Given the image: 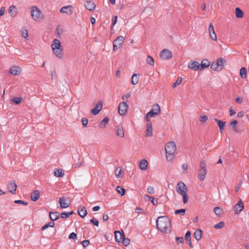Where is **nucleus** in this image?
I'll list each match as a JSON object with an SVG mask.
<instances>
[{
	"mask_svg": "<svg viewBox=\"0 0 249 249\" xmlns=\"http://www.w3.org/2000/svg\"><path fill=\"white\" fill-rule=\"evenodd\" d=\"M157 228L161 232L166 233L169 231L171 227V222L169 218L165 216L159 217L156 220Z\"/></svg>",
	"mask_w": 249,
	"mask_h": 249,
	"instance_id": "f257e3e1",
	"label": "nucleus"
},
{
	"mask_svg": "<svg viewBox=\"0 0 249 249\" xmlns=\"http://www.w3.org/2000/svg\"><path fill=\"white\" fill-rule=\"evenodd\" d=\"M166 158L169 161L172 160L174 158V154L177 150L176 144L174 142H167L165 146Z\"/></svg>",
	"mask_w": 249,
	"mask_h": 249,
	"instance_id": "f03ea898",
	"label": "nucleus"
},
{
	"mask_svg": "<svg viewBox=\"0 0 249 249\" xmlns=\"http://www.w3.org/2000/svg\"><path fill=\"white\" fill-rule=\"evenodd\" d=\"M52 48L54 54L59 58L63 56L62 48L61 42L57 39L55 38L52 44Z\"/></svg>",
	"mask_w": 249,
	"mask_h": 249,
	"instance_id": "7ed1b4c3",
	"label": "nucleus"
},
{
	"mask_svg": "<svg viewBox=\"0 0 249 249\" xmlns=\"http://www.w3.org/2000/svg\"><path fill=\"white\" fill-rule=\"evenodd\" d=\"M176 191L178 193L182 196L183 203L186 204L188 201V197L186 193L187 188L186 185L183 182H178L177 186Z\"/></svg>",
	"mask_w": 249,
	"mask_h": 249,
	"instance_id": "20e7f679",
	"label": "nucleus"
},
{
	"mask_svg": "<svg viewBox=\"0 0 249 249\" xmlns=\"http://www.w3.org/2000/svg\"><path fill=\"white\" fill-rule=\"evenodd\" d=\"M31 14L33 19L36 21L42 19L44 17V15L41 11L36 6L31 8Z\"/></svg>",
	"mask_w": 249,
	"mask_h": 249,
	"instance_id": "39448f33",
	"label": "nucleus"
},
{
	"mask_svg": "<svg viewBox=\"0 0 249 249\" xmlns=\"http://www.w3.org/2000/svg\"><path fill=\"white\" fill-rule=\"evenodd\" d=\"M226 63L225 60L223 58L218 59L216 63H213L211 66V69L215 71H221L224 68V64Z\"/></svg>",
	"mask_w": 249,
	"mask_h": 249,
	"instance_id": "423d86ee",
	"label": "nucleus"
},
{
	"mask_svg": "<svg viewBox=\"0 0 249 249\" xmlns=\"http://www.w3.org/2000/svg\"><path fill=\"white\" fill-rule=\"evenodd\" d=\"M160 112V106L157 104L154 105L152 107V109L146 114V120L149 119V117H153L156 115H158Z\"/></svg>",
	"mask_w": 249,
	"mask_h": 249,
	"instance_id": "0eeeda50",
	"label": "nucleus"
},
{
	"mask_svg": "<svg viewBox=\"0 0 249 249\" xmlns=\"http://www.w3.org/2000/svg\"><path fill=\"white\" fill-rule=\"evenodd\" d=\"M124 37L123 36H118L113 41V51H116L120 48L124 42Z\"/></svg>",
	"mask_w": 249,
	"mask_h": 249,
	"instance_id": "6e6552de",
	"label": "nucleus"
},
{
	"mask_svg": "<svg viewBox=\"0 0 249 249\" xmlns=\"http://www.w3.org/2000/svg\"><path fill=\"white\" fill-rule=\"evenodd\" d=\"M128 106L125 102H120L118 107V113L121 115H124L127 111Z\"/></svg>",
	"mask_w": 249,
	"mask_h": 249,
	"instance_id": "1a4fd4ad",
	"label": "nucleus"
},
{
	"mask_svg": "<svg viewBox=\"0 0 249 249\" xmlns=\"http://www.w3.org/2000/svg\"><path fill=\"white\" fill-rule=\"evenodd\" d=\"M160 57L164 60H167L172 57L171 52L167 49H163L160 53Z\"/></svg>",
	"mask_w": 249,
	"mask_h": 249,
	"instance_id": "9d476101",
	"label": "nucleus"
},
{
	"mask_svg": "<svg viewBox=\"0 0 249 249\" xmlns=\"http://www.w3.org/2000/svg\"><path fill=\"white\" fill-rule=\"evenodd\" d=\"M73 7L72 5H67L62 7L60 10L61 13H66L68 15H71L72 13Z\"/></svg>",
	"mask_w": 249,
	"mask_h": 249,
	"instance_id": "9b49d317",
	"label": "nucleus"
},
{
	"mask_svg": "<svg viewBox=\"0 0 249 249\" xmlns=\"http://www.w3.org/2000/svg\"><path fill=\"white\" fill-rule=\"evenodd\" d=\"M147 124L145 130V134L147 137H151L152 135V123L149 119L146 120Z\"/></svg>",
	"mask_w": 249,
	"mask_h": 249,
	"instance_id": "f8f14e48",
	"label": "nucleus"
},
{
	"mask_svg": "<svg viewBox=\"0 0 249 249\" xmlns=\"http://www.w3.org/2000/svg\"><path fill=\"white\" fill-rule=\"evenodd\" d=\"M103 107V103L101 101H99L96 105L95 107L91 110V113L94 115H97L100 111L102 110Z\"/></svg>",
	"mask_w": 249,
	"mask_h": 249,
	"instance_id": "ddd939ff",
	"label": "nucleus"
},
{
	"mask_svg": "<svg viewBox=\"0 0 249 249\" xmlns=\"http://www.w3.org/2000/svg\"><path fill=\"white\" fill-rule=\"evenodd\" d=\"M244 208V203L241 199H240L238 203L235 205V213L237 214L240 213Z\"/></svg>",
	"mask_w": 249,
	"mask_h": 249,
	"instance_id": "4468645a",
	"label": "nucleus"
},
{
	"mask_svg": "<svg viewBox=\"0 0 249 249\" xmlns=\"http://www.w3.org/2000/svg\"><path fill=\"white\" fill-rule=\"evenodd\" d=\"M209 32L210 37L213 40L216 41L217 40V36L215 33L214 28L212 24L210 23L209 27Z\"/></svg>",
	"mask_w": 249,
	"mask_h": 249,
	"instance_id": "2eb2a0df",
	"label": "nucleus"
},
{
	"mask_svg": "<svg viewBox=\"0 0 249 249\" xmlns=\"http://www.w3.org/2000/svg\"><path fill=\"white\" fill-rule=\"evenodd\" d=\"M207 174L206 169H199L198 171L197 177L200 181H203Z\"/></svg>",
	"mask_w": 249,
	"mask_h": 249,
	"instance_id": "dca6fc26",
	"label": "nucleus"
},
{
	"mask_svg": "<svg viewBox=\"0 0 249 249\" xmlns=\"http://www.w3.org/2000/svg\"><path fill=\"white\" fill-rule=\"evenodd\" d=\"M59 203L62 208H66L70 206V203L65 197H60Z\"/></svg>",
	"mask_w": 249,
	"mask_h": 249,
	"instance_id": "f3484780",
	"label": "nucleus"
},
{
	"mask_svg": "<svg viewBox=\"0 0 249 249\" xmlns=\"http://www.w3.org/2000/svg\"><path fill=\"white\" fill-rule=\"evenodd\" d=\"M188 67L189 68L195 71L200 69V65L197 61H194L192 63H189L188 64Z\"/></svg>",
	"mask_w": 249,
	"mask_h": 249,
	"instance_id": "a211bd4d",
	"label": "nucleus"
},
{
	"mask_svg": "<svg viewBox=\"0 0 249 249\" xmlns=\"http://www.w3.org/2000/svg\"><path fill=\"white\" fill-rule=\"evenodd\" d=\"M85 6L88 10L93 11L95 9V4L91 1H88L85 2Z\"/></svg>",
	"mask_w": 249,
	"mask_h": 249,
	"instance_id": "6ab92c4d",
	"label": "nucleus"
},
{
	"mask_svg": "<svg viewBox=\"0 0 249 249\" xmlns=\"http://www.w3.org/2000/svg\"><path fill=\"white\" fill-rule=\"evenodd\" d=\"M17 189V185L16 183L14 181L11 182L8 185V189L9 192L13 194H15V192Z\"/></svg>",
	"mask_w": 249,
	"mask_h": 249,
	"instance_id": "aec40b11",
	"label": "nucleus"
},
{
	"mask_svg": "<svg viewBox=\"0 0 249 249\" xmlns=\"http://www.w3.org/2000/svg\"><path fill=\"white\" fill-rule=\"evenodd\" d=\"M124 236V235L123 232L121 233L120 231H115V238L116 242H120Z\"/></svg>",
	"mask_w": 249,
	"mask_h": 249,
	"instance_id": "412c9836",
	"label": "nucleus"
},
{
	"mask_svg": "<svg viewBox=\"0 0 249 249\" xmlns=\"http://www.w3.org/2000/svg\"><path fill=\"white\" fill-rule=\"evenodd\" d=\"M39 196H40L39 191L38 190H36L31 194V200L34 201H36L39 198Z\"/></svg>",
	"mask_w": 249,
	"mask_h": 249,
	"instance_id": "4be33fe9",
	"label": "nucleus"
},
{
	"mask_svg": "<svg viewBox=\"0 0 249 249\" xmlns=\"http://www.w3.org/2000/svg\"><path fill=\"white\" fill-rule=\"evenodd\" d=\"M78 213L80 216L81 217H84L87 214V211L86 208L82 206L78 208Z\"/></svg>",
	"mask_w": 249,
	"mask_h": 249,
	"instance_id": "5701e85b",
	"label": "nucleus"
},
{
	"mask_svg": "<svg viewBox=\"0 0 249 249\" xmlns=\"http://www.w3.org/2000/svg\"><path fill=\"white\" fill-rule=\"evenodd\" d=\"M49 214L50 218L52 221L56 220L59 218L60 215L59 213L57 212H50Z\"/></svg>",
	"mask_w": 249,
	"mask_h": 249,
	"instance_id": "b1692460",
	"label": "nucleus"
},
{
	"mask_svg": "<svg viewBox=\"0 0 249 249\" xmlns=\"http://www.w3.org/2000/svg\"><path fill=\"white\" fill-rule=\"evenodd\" d=\"M10 73L14 75H18L20 73L19 67L13 66L10 69Z\"/></svg>",
	"mask_w": 249,
	"mask_h": 249,
	"instance_id": "393cba45",
	"label": "nucleus"
},
{
	"mask_svg": "<svg viewBox=\"0 0 249 249\" xmlns=\"http://www.w3.org/2000/svg\"><path fill=\"white\" fill-rule=\"evenodd\" d=\"M147 161L145 160H142L139 164V167L141 170H146L147 169Z\"/></svg>",
	"mask_w": 249,
	"mask_h": 249,
	"instance_id": "a878e982",
	"label": "nucleus"
},
{
	"mask_svg": "<svg viewBox=\"0 0 249 249\" xmlns=\"http://www.w3.org/2000/svg\"><path fill=\"white\" fill-rule=\"evenodd\" d=\"M210 62L208 60H203L201 62V64L200 65V70H202L208 67L210 65Z\"/></svg>",
	"mask_w": 249,
	"mask_h": 249,
	"instance_id": "bb28decb",
	"label": "nucleus"
},
{
	"mask_svg": "<svg viewBox=\"0 0 249 249\" xmlns=\"http://www.w3.org/2000/svg\"><path fill=\"white\" fill-rule=\"evenodd\" d=\"M116 135L121 138L124 137V131L122 127H117L116 129Z\"/></svg>",
	"mask_w": 249,
	"mask_h": 249,
	"instance_id": "cd10ccee",
	"label": "nucleus"
},
{
	"mask_svg": "<svg viewBox=\"0 0 249 249\" xmlns=\"http://www.w3.org/2000/svg\"><path fill=\"white\" fill-rule=\"evenodd\" d=\"M214 121L216 122H217V124L219 127L220 132H222L224 129V127L225 123L224 122H223V121H222L220 120H218L217 118H215Z\"/></svg>",
	"mask_w": 249,
	"mask_h": 249,
	"instance_id": "c85d7f7f",
	"label": "nucleus"
},
{
	"mask_svg": "<svg viewBox=\"0 0 249 249\" xmlns=\"http://www.w3.org/2000/svg\"><path fill=\"white\" fill-rule=\"evenodd\" d=\"M202 231L200 229L197 230L194 232V237L195 239L198 241L201 238Z\"/></svg>",
	"mask_w": 249,
	"mask_h": 249,
	"instance_id": "c756f323",
	"label": "nucleus"
},
{
	"mask_svg": "<svg viewBox=\"0 0 249 249\" xmlns=\"http://www.w3.org/2000/svg\"><path fill=\"white\" fill-rule=\"evenodd\" d=\"M16 7L14 5H11L9 9V13L11 16L15 17L17 14Z\"/></svg>",
	"mask_w": 249,
	"mask_h": 249,
	"instance_id": "7c9ffc66",
	"label": "nucleus"
},
{
	"mask_svg": "<svg viewBox=\"0 0 249 249\" xmlns=\"http://www.w3.org/2000/svg\"><path fill=\"white\" fill-rule=\"evenodd\" d=\"M235 15L237 18H242L243 17L244 13L243 11L238 7L235 8Z\"/></svg>",
	"mask_w": 249,
	"mask_h": 249,
	"instance_id": "2f4dec72",
	"label": "nucleus"
},
{
	"mask_svg": "<svg viewBox=\"0 0 249 249\" xmlns=\"http://www.w3.org/2000/svg\"><path fill=\"white\" fill-rule=\"evenodd\" d=\"M247 69L243 67L240 69V75L242 78L244 79L247 77Z\"/></svg>",
	"mask_w": 249,
	"mask_h": 249,
	"instance_id": "473e14b6",
	"label": "nucleus"
},
{
	"mask_svg": "<svg viewBox=\"0 0 249 249\" xmlns=\"http://www.w3.org/2000/svg\"><path fill=\"white\" fill-rule=\"evenodd\" d=\"M54 175L55 177H62L64 175V173L61 169H58L54 171Z\"/></svg>",
	"mask_w": 249,
	"mask_h": 249,
	"instance_id": "72a5a7b5",
	"label": "nucleus"
},
{
	"mask_svg": "<svg viewBox=\"0 0 249 249\" xmlns=\"http://www.w3.org/2000/svg\"><path fill=\"white\" fill-rule=\"evenodd\" d=\"M139 81L138 75L137 74H134L131 77V83L133 85H136Z\"/></svg>",
	"mask_w": 249,
	"mask_h": 249,
	"instance_id": "f704fd0d",
	"label": "nucleus"
},
{
	"mask_svg": "<svg viewBox=\"0 0 249 249\" xmlns=\"http://www.w3.org/2000/svg\"><path fill=\"white\" fill-rule=\"evenodd\" d=\"M115 175L118 178H121L122 177L123 172L120 167H118L116 168L115 171Z\"/></svg>",
	"mask_w": 249,
	"mask_h": 249,
	"instance_id": "c9c22d12",
	"label": "nucleus"
},
{
	"mask_svg": "<svg viewBox=\"0 0 249 249\" xmlns=\"http://www.w3.org/2000/svg\"><path fill=\"white\" fill-rule=\"evenodd\" d=\"M116 191L118 194H120L121 196H123L125 194V190L124 188L118 186L116 188Z\"/></svg>",
	"mask_w": 249,
	"mask_h": 249,
	"instance_id": "e433bc0d",
	"label": "nucleus"
},
{
	"mask_svg": "<svg viewBox=\"0 0 249 249\" xmlns=\"http://www.w3.org/2000/svg\"><path fill=\"white\" fill-rule=\"evenodd\" d=\"M214 212L216 215L220 216L222 213V209L219 207H216L213 209Z\"/></svg>",
	"mask_w": 249,
	"mask_h": 249,
	"instance_id": "4c0bfd02",
	"label": "nucleus"
},
{
	"mask_svg": "<svg viewBox=\"0 0 249 249\" xmlns=\"http://www.w3.org/2000/svg\"><path fill=\"white\" fill-rule=\"evenodd\" d=\"M73 213V211H71V212H70L69 213L64 212V213H61L60 214V216H61V217L63 219L67 218L69 217L70 215L72 214Z\"/></svg>",
	"mask_w": 249,
	"mask_h": 249,
	"instance_id": "58836bf2",
	"label": "nucleus"
},
{
	"mask_svg": "<svg viewBox=\"0 0 249 249\" xmlns=\"http://www.w3.org/2000/svg\"><path fill=\"white\" fill-rule=\"evenodd\" d=\"M147 63L151 66H153L154 64V60L153 57L150 55H148L146 59Z\"/></svg>",
	"mask_w": 249,
	"mask_h": 249,
	"instance_id": "ea45409f",
	"label": "nucleus"
},
{
	"mask_svg": "<svg viewBox=\"0 0 249 249\" xmlns=\"http://www.w3.org/2000/svg\"><path fill=\"white\" fill-rule=\"evenodd\" d=\"M225 225V223L224 222L221 221L220 222L216 224H215L213 226L214 228L217 229H220L224 227Z\"/></svg>",
	"mask_w": 249,
	"mask_h": 249,
	"instance_id": "a19ab883",
	"label": "nucleus"
},
{
	"mask_svg": "<svg viewBox=\"0 0 249 249\" xmlns=\"http://www.w3.org/2000/svg\"><path fill=\"white\" fill-rule=\"evenodd\" d=\"M54 225H55V223L53 222H49L48 224H46V225H45L44 226H43L41 228V230H45V229H46L47 228H48L49 227H53Z\"/></svg>",
	"mask_w": 249,
	"mask_h": 249,
	"instance_id": "79ce46f5",
	"label": "nucleus"
},
{
	"mask_svg": "<svg viewBox=\"0 0 249 249\" xmlns=\"http://www.w3.org/2000/svg\"><path fill=\"white\" fill-rule=\"evenodd\" d=\"M182 81V79L181 77H179L178 78L176 82L172 84V87L173 88H176L177 86L180 85Z\"/></svg>",
	"mask_w": 249,
	"mask_h": 249,
	"instance_id": "37998d69",
	"label": "nucleus"
},
{
	"mask_svg": "<svg viewBox=\"0 0 249 249\" xmlns=\"http://www.w3.org/2000/svg\"><path fill=\"white\" fill-rule=\"evenodd\" d=\"M186 209H182L179 210H177L175 211L176 214H180L181 215H184L185 213Z\"/></svg>",
	"mask_w": 249,
	"mask_h": 249,
	"instance_id": "c03bdc74",
	"label": "nucleus"
},
{
	"mask_svg": "<svg viewBox=\"0 0 249 249\" xmlns=\"http://www.w3.org/2000/svg\"><path fill=\"white\" fill-rule=\"evenodd\" d=\"M130 240L129 238H125L124 237L122 239V243L125 246H127L130 244Z\"/></svg>",
	"mask_w": 249,
	"mask_h": 249,
	"instance_id": "a18cd8bd",
	"label": "nucleus"
},
{
	"mask_svg": "<svg viewBox=\"0 0 249 249\" xmlns=\"http://www.w3.org/2000/svg\"><path fill=\"white\" fill-rule=\"evenodd\" d=\"M237 123V121L236 120H233L231 121L230 123V125L232 126V127L235 131H236L237 130L236 125Z\"/></svg>",
	"mask_w": 249,
	"mask_h": 249,
	"instance_id": "49530a36",
	"label": "nucleus"
},
{
	"mask_svg": "<svg viewBox=\"0 0 249 249\" xmlns=\"http://www.w3.org/2000/svg\"><path fill=\"white\" fill-rule=\"evenodd\" d=\"M90 223H91L93 225L98 226L99 225V221L98 220L96 219L95 218H93L90 220Z\"/></svg>",
	"mask_w": 249,
	"mask_h": 249,
	"instance_id": "de8ad7c7",
	"label": "nucleus"
},
{
	"mask_svg": "<svg viewBox=\"0 0 249 249\" xmlns=\"http://www.w3.org/2000/svg\"><path fill=\"white\" fill-rule=\"evenodd\" d=\"M117 21V16H115L112 18V26H111V31L113 30V26L116 23Z\"/></svg>",
	"mask_w": 249,
	"mask_h": 249,
	"instance_id": "09e8293b",
	"label": "nucleus"
},
{
	"mask_svg": "<svg viewBox=\"0 0 249 249\" xmlns=\"http://www.w3.org/2000/svg\"><path fill=\"white\" fill-rule=\"evenodd\" d=\"M147 191L150 194H153L155 193L154 188L152 186H148L147 188Z\"/></svg>",
	"mask_w": 249,
	"mask_h": 249,
	"instance_id": "8fccbe9b",
	"label": "nucleus"
},
{
	"mask_svg": "<svg viewBox=\"0 0 249 249\" xmlns=\"http://www.w3.org/2000/svg\"><path fill=\"white\" fill-rule=\"evenodd\" d=\"M12 101L16 104H19L21 101V98L19 97H15L12 99Z\"/></svg>",
	"mask_w": 249,
	"mask_h": 249,
	"instance_id": "3c124183",
	"label": "nucleus"
},
{
	"mask_svg": "<svg viewBox=\"0 0 249 249\" xmlns=\"http://www.w3.org/2000/svg\"><path fill=\"white\" fill-rule=\"evenodd\" d=\"M200 169H206V163L204 160H201L200 164Z\"/></svg>",
	"mask_w": 249,
	"mask_h": 249,
	"instance_id": "603ef678",
	"label": "nucleus"
},
{
	"mask_svg": "<svg viewBox=\"0 0 249 249\" xmlns=\"http://www.w3.org/2000/svg\"><path fill=\"white\" fill-rule=\"evenodd\" d=\"M109 119L107 117H105L101 122V124L103 126H106L107 124L108 123Z\"/></svg>",
	"mask_w": 249,
	"mask_h": 249,
	"instance_id": "864d4df0",
	"label": "nucleus"
},
{
	"mask_svg": "<svg viewBox=\"0 0 249 249\" xmlns=\"http://www.w3.org/2000/svg\"><path fill=\"white\" fill-rule=\"evenodd\" d=\"M14 203L17 204H20L24 205H27L28 203L21 200H16L14 201Z\"/></svg>",
	"mask_w": 249,
	"mask_h": 249,
	"instance_id": "5fc2aeb1",
	"label": "nucleus"
},
{
	"mask_svg": "<svg viewBox=\"0 0 249 249\" xmlns=\"http://www.w3.org/2000/svg\"><path fill=\"white\" fill-rule=\"evenodd\" d=\"M69 238L70 239L75 240L77 239V234L74 232H72L69 235Z\"/></svg>",
	"mask_w": 249,
	"mask_h": 249,
	"instance_id": "6e6d98bb",
	"label": "nucleus"
},
{
	"mask_svg": "<svg viewBox=\"0 0 249 249\" xmlns=\"http://www.w3.org/2000/svg\"><path fill=\"white\" fill-rule=\"evenodd\" d=\"M191 233L190 231H187L186 233L185 237L187 241L191 240Z\"/></svg>",
	"mask_w": 249,
	"mask_h": 249,
	"instance_id": "4d7b16f0",
	"label": "nucleus"
},
{
	"mask_svg": "<svg viewBox=\"0 0 249 249\" xmlns=\"http://www.w3.org/2000/svg\"><path fill=\"white\" fill-rule=\"evenodd\" d=\"M208 120V117L207 116H202L200 118L201 122L204 123H205Z\"/></svg>",
	"mask_w": 249,
	"mask_h": 249,
	"instance_id": "13d9d810",
	"label": "nucleus"
},
{
	"mask_svg": "<svg viewBox=\"0 0 249 249\" xmlns=\"http://www.w3.org/2000/svg\"><path fill=\"white\" fill-rule=\"evenodd\" d=\"M82 122L83 125L84 127H86L88 123V120L86 118H83L82 119Z\"/></svg>",
	"mask_w": 249,
	"mask_h": 249,
	"instance_id": "bf43d9fd",
	"label": "nucleus"
},
{
	"mask_svg": "<svg viewBox=\"0 0 249 249\" xmlns=\"http://www.w3.org/2000/svg\"><path fill=\"white\" fill-rule=\"evenodd\" d=\"M130 94L129 93H128L124 95H123L122 97V99L123 100H125L129 98L130 97Z\"/></svg>",
	"mask_w": 249,
	"mask_h": 249,
	"instance_id": "052dcab7",
	"label": "nucleus"
},
{
	"mask_svg": "<svg viewBox=\"0 0 249 249\" xmlns=\"http://www.w3.org/2000/svg\"><path fill=\"white\" fill-rule=\"evenodd\" d=\"M82 245L84 247H87L89 244V241L88 240H86L82 242Z\"/></svg>",
	"mask_w": 249,
	"mask_h": 249,
	"instance_id": "680f3d73",
	"label": "nucleus"
},
{
	"mask_svg": "<svg viewBox=\"0 0 249 249\" xmlns=\"http://www.w3.org/2000/svg\"><path fill=\"white\" fill-rule=\"evenodd\" d=\"M150 200H151V202L152 203V204L154 205H156L158 203V199L156 198L152 197V198Z\"/></svg>",
	"mask_w": 249,
	"mask_h": 249,
	"instance_id": "e2e57ef3",
	"label": "nucleus"
},
{
	"mask_svg": "<svg viewBox=\"0 0 249 249\" xmlns=\"http://www.w3.org/2000/svg\"><path fill=\"white\" fill-rule=\"evenodd\" d=\"M176 241L178 244H182L183 242V238L182 237H176Z\"/></svg>",
	"mask_w": 249,
	"mask_h": 249,
	"instance_id": "0e129e2a",
	"label": "nucleus"
},
{
	"mask_svg": "<svg viewBox=\"0 0 249 249\" xmlns=\"http://www.w3.org/2000/svg\"><path fill=\"white\" fill-rule=\"evenodd\" d=\"M22 36L25 38L28 36V32L27 30H25L24 31L22 32Z\"/></svg>",
	"mask_w": 249,
	"mask_h": 249,
	"instance_id": "69168bd1",
	"label": "nucleus"
},
{
	"mask_svg": "<svg viewBox=\"0 0 249 249\" xmlns=\"http://www.w3.org/2000/svg\"><path fill=\"white\" fill-rule=\"evenodd\" d=\"M181 168L184 170H187L188 168V165L186 163H183L182 164Z\"/></svg>",
	"mask_w": 249,
	"mask_h": 249,
	"instance_id": "338daca9",
	"label": "nucleus"
},
{
	"mask_svg": "<svg viewBox=\"0 0 249 249\" xmlns=\"http://www.w3.org/2000/svg\"><path fill=\"white\" fill-rule=\"evenodd\" d=\"M5 8L4 7H2L0 9V17L2 16L5 12Z\"/></svg>",
	"mask_w": 249,
	"mask_h": 249,
	"instance_id": "774afa93",
	"label": "nucleus"
}]
</instances>
